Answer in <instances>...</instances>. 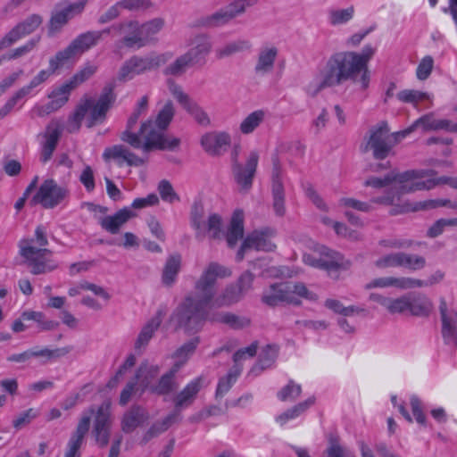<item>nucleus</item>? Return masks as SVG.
I'll use <instances>...</instances> for the list:
<instances>
[{"label":"nucleus","mask_w":457,"mask_h":457,"mask_svg":"<svg viewBox=\"0 0 457 457\" xmlns=\"http://www.w3.org/2000/svg\"><path fill=\"white\" fill-rule=\"evenodd\" d=\"M339 206L346 210L353 209L359 212H369L372 210L371 205L367 202H361L352 197H342L339 200Z\"/></svg>","instance_id":"0e129e2a"},{"label":"nucleus","mask_w":457,"mask_h":457,"mask_svg":"<svg viewBox=\"0 0 457 457\" xmlns=\"http://www.w3.org/2000/svg\"><path fill=\"white\" fill-rule=\"evenodd\" d=\"M200 339L198 337L192 338L188 342L181 345L174 353V357L179 359L178 361H183V365L187 362L188 358L194 353L196 349Z\"/></svg>","instance_id":"052dcab7"},{"label":"nucleus","mask_w":457,"mask_h":457,"mask_svg":"<svg viewBox=\"0 0 457 457\" xmlns=\"http://www.w3.org/2000/svg\"><path fill=\"white\" fill-rule=\"evenodd\" d=\"M302 393V387L299 384H296L294 380H289L287 386L282 387L278 392V398L282 402L296 400Z\"/></svg>","instance_id":"4d7b16f0"},{"label":"nucleus","mask_w":457,"mask_h":457,"mask_svg":"<svg viewBox=\"0 0 457 457\" xmlns=\"http://www.w3.org/2000/svg\"><path fill=\"white\" fill-rule=\"evenodd\" d=\"M265 112L257 110L248 114L240 123L239 130L243 135L252 134L264 120Z\"/></svg>","instance_id":"a18cd8bd"},{"label":"nucleus","mask_w":457,"mask_h":457,"mask_svg":"<svg viewBox=\"0 0 457 457\" xmlns=\"http://www.w3.org/2000/svg\"><path fill=\"white\" fill-rule=\"evenodd\" d=\"M48 240L43 226H37L35 230V239H23L20 242V254L31 268L34 275L51 272L57 264L49 258L52 252L46 248Z\"/></svg>","instance_id":"6e6552de"},{"label":"nucleus","mask_w":457,"mask_h":457,"mask_svg":"<svg viewBox=\"0 0 457 457\" xmlns=\"http://www.w3.org/2000/svg\"><path fill=\"white\" fill-rule=\"evenodd\" d=\"M427 285L426 282L411 278H395V277H381L377 278L370 281L364 286L367 290L372 288H386V287H396L400 289H409L414 287H421Z\"/></svg>","instance_id":"cd10ccee"},{"label":"nucleus","mask_w":457,"mask_h":457,"mask_svg":"<svg viewBox=\"0 0 457 457\" xmlns=\"http://www.w3.org/2000/svg\"><path fill=\"white\" fill-rule=\"evenodd\" d=\"M244 295L243 292L236 286H230L226 288L224 293L213 298V303L212 304V309L218 308L223 305H229L233 303H236L240 300L241 296Z\"/></svg>","instance_id":"09e8293b"},{"label":"nucleus","mask_w":457,"mask_h":457,"mask_svg":"<svg viewBox=\"0 0 457 457\" xmlns=\"http://www.w3.org/2000/svg\"><path fill=\"white\" fill-rule=\"evenodd\" d=\"M148 418V413L143 407L133 405L121 418V430L126 434L132 433L136 428L142 426Z\"/></svg>","instance_id":"c756f323"},{"label":"nucleus","mask_w":457,"mask_h":457,"mask_svg":"<svg viewBox=\"0 0 457 457\" xmlns=\"http://www.w3.org/2000/svg\"><path fill=\"white\" fill-rule=\"evenodd\" d=\"M41 37L40 36L34 37L30 38L29 41H27L24 45L14 48L8 55V60H14L18 59L21 56H24L33 51L40 42Z\"/></svg>","instance_id":"bf43d9fd"},{"label":"nucleus","mask_w":457,"mask_h":457,"mask_svg":"<svg viewBox=\"0 0 457 457\" xmlns=\"http://www.w3.org/2000/svg\"><path fill=\"white\" fill-rule=\"evenodd\" d=\"M244 235V212L242 210H236L233 212L230 226L228 228L226 238L228 245L230 247L236 245L237 241L243 237Z\"/></svg>","instance_id":"e433bc0d"},{"label":"nucleus","mask_w":457,"mask_h":457,"mask_svg":"<svg viewBox=\"0 0 457 457\" xmlns=\"http://www.w3.org/2000/svg\"><path fill=\"white\" fill-rule=\"evenodd\" d=\"M442 321V337L445 344L457 346V312L447 308L445 300L439 305Z\"/></svg>","instance_id":"393cba45"},{"label":"nucleus","mask_w":457,"mask_h":457,"mask_svg":"<svg viewBox=\"0 0 457 457\" xmlns=\"http://www.w3.org/2000/svg\"><path fill=\"white\" fill-rule=\"evenodd\" d=\"M181 257L179 254L171 255L168 258L163 272L162 282L170 286L176 279V277L180 270Z\"/></svg>","instance_id":"49530a36"},{"label":"nucleus","mask_w":457,"mask_h":457,"mask_svg":"<svg viewBox=\"0 0 457 457\" xmlns=\"http://www.w3.org/2000/svg\"><path fill=\"white\" fill-rule=\"evenodd\" d=\"M237 16L238 14L230 3L212 14L201 18L197 21V25L204 28H217L228 23Z\"/></svg>","instance_id":"2f4dec72"},{"label":"nucleus","mask_w":457,"mask_h":457,"mask_svg":"<svg viewBox=\"0 0 457 457\" xmlns=\"http://www.w3.org/2000/svg\"><path fill=\"white\" fill-rule=\"evenodd\" d=\"M192 66H194L193 62L185 53L178 56L172 62L167 65L163 69L162 73L165 76L180 77Z\"/></svg>","instance_id":"79ce46f5"},{"label":"nucleus","mask_w":457,"mask_h":457,"mask_svg":"<svg viewBox=\"0 0 457 457\" xmlns=\"http://www.w3.org/2000/svg\"><path fill=\"white\" fill-rule=\"evenodd\" d=\"M183 366V361H175L173 366L161 376L157 383L149 387L152 394L168 395L174 393L179 387L177 374Z\"/></svg>","instance_id":"bb28decb"},{"label":"nucleus","mask_w":457,"mask_h":457,"mask_svg":"<svg viewBox=\"0 0 457 457\" xmlns=\"http://www.w3.org/2000/svg\"><path fill=\"white\" fill-rule=\"evenodd\" d=\"M278 353V348L277 345H267L262 349L258 361L251 369L250 373L259 375L262 370L270 368L277 359Z\"/></svg>","instance_id":"f704fd0d"},{"label":"nucleus","mask_w":457,"mask_h":457,"mask_svg":"<svg viewBox=\"0 0 457 457\" xmlns=\"http://www.w3.org/2000/svg\"><path fill=\"white\" fill-rule=\"evenodd\" d=\"M315 403V397L311 396L303 402H301L276 418L278 423L285 425L288 420H294L307 411Z\"/></svg>","instance_id":"a19ab883"},{"label":"nucleus","mask_w":457,"mask_h":457,"mask_svg":"<svg viewBox=\"0 0 457 457\" xmlns=\"http://www.w3.org/2000/svg\"><path fill=\"white\" fill-rule=\"evenodd\" d=\"M273 208L277 215L283 216L286 212L284 187L278 174L274 173L272 179Z\"/></svg>","instance_id":"37998d69"},{"label":"nucleus","mask_w":457,"mask_h":457,"mask_svg":"<svg viewBox=\"0 0 457 457\" xmlns=\"http://www.w3.org/2000/svg\"><path fill=\"white\" fill-rule=\"evenodd\" d=\"M103 158L104 161L114 160L120 167L124 164L130 167H140L147 162V158L137 155L124 145L106 147L103 153Z\"/></svg>","instance_id":"4be33fe9"},{"label":"nucleus","mask_w":457,"mask_h":457,"mask_svg":"<svg viewBox=\"0 0 457 457\" xmlns=\"http://www.w3.org/2000/svg\"><path fill=\"white\" fill-rule=\"evenodd\" d=\"M212 44L207 35L195 37L194 46L186 52L194 65L205 63L207 55L210 54Z\"/></svg>","instance_id":"473e14b6"},{"label":"nucleus","mask_w":457,"mask_h":457,"mask_svg":"<svg viewBox=\"0 0 457 457\" xmlns=\"http://www.w3.org/2000/svg\"><path fill=\"white\" fill-rule=\"evenodd\" d=\"M175 110L171 101H167L159 111L155 120H147L140 126V134L145 138L144 153L153 150L174 149L179 146V138L168 139L164 131L174 117Z\"/></svg>","instance_id":"423d86ee"},{"label":"nucleus","mask_w":457,"mask_h":457,"mask_svg":"<svg viewBox=\"0 0 457 457\" xmlns=\"http://www.w3.org/2000/svg\"><path fill=\"white\" fill-rule=\"evenodd\" d=\"M167 85L170 93L179 103L182 107L194 118V120L202 126L210 125V119L204 110L193 101L182 87L174 80L168 79Z\"/></svg>","instance_id":"a211bd4d"},{"label":"nucleus","mask_w":457,"mask_h":457,"mask_svg":"<svg viewBox=\"0 0 457 457\" xmlns=\"http://www.w3.org/2000/svg\"><path fill=\"white\" fill-rule=\"evenodd\" d=\"M426 96V93L413 89H405L396 95L400 102L412 104H417L420 101L424 100Z\"/></svg>","instance_id":"338daca9"},{"label":"nucleus","mask_w":457,"mask_h":457,"mask_svg":"<svg viewBox=\"0 0 457 457\" xmlns=\"http://www.w3.org/2000/svg\"><path fill=\"white\" fill-rule=\"evenodd\" d=\"M274 236L275 230L272 228L253 231L244 240L237 253V260L238 262L242 261L245 251L251 249L264 252L273 251L276 247L275 244L272 242Z\"/></svg>","instance_id":"f3484780"},{"label":"nucleus","mask_w":457,"mask_h":457,"mask_svg":"<svg viewBox=\"0 0 457 457\" xmlns=\"http://www.w3.org/2000/svg\"><path fill=\"white\" fill-rule=\"evenodd\" d=\"M252 47V44L246 39H237L227 43L226 45L218 47L215 50V55L217 59H224L232 56L237 53L249 51Z\"/></svg>","instance_id":"4c0bfd02"},{"label":"nucleus","mask_w":457,"mask_h":457,"mask_svg":"<svg viewBox=\"0 0 457 457\" xmlns=\"http://www.w3.org/2000/svg\"><path fill=\"white\" fill-rule=\"evenodd\" d=\"M31 350V356L35 358H44L46 362L48 360H51L53 358H59L61 356H64L70 352L69 348H57V349H48V348H43V349H30Z\"/></svg>","instance_id":"e2e57ef3"},{"label":"nucleus","mask_w":457,"mask_h":457,"mask_svg":"<svg viewBox=\"0 0 457 457\" xmlns=\"http://www.w3.org/2000/svg\"><path fill=\"white\" fill-rule=\"evenodd\" d=\"M121 10L131 12H145L153 6L150 0H120Z\"/></svg>","instance_id":"680f3d73"},{"label":"nucleus","mask_w":457,"mask_h":457,"mask_svg":"<svg viewBox=\"0 0 457 457\" xmlns=\"http://www.w3.org/2000/svg\"><path fill=\"white\" fill-rule=\"evenodd\" d=\"M230 275L227 267L217 262L209 263L195 283V295L187 296L173 312L170 321L176 324V328H183L188 334L199 331L204 321L211 319L217 278Z\"/></svg>","instance_id":"f257e3e1"},{"label":"nucleus","mask_w":457,"mask_h":457,"mask_svg":"<svg viewBox=\"0 0 457 457\" xmlns=\"http://www.w3.org/2000/svg\"><path fill=\"white\" fill-rule=\"evenodd\" d=\"M409 312L413 316H428L432 310L431 302L425 296L409 297Z\"/></svg>","instance_id":"de8ad7c7"},{"label":"nucleus","mask_w":457,"mask_h":457,"mask_svg":"<svg viewBox=\"0 0 457 457\" xmlns=\"http://www.w3.org/2000/svg\"><path fill=\"white\" fill-rule=\"evenodd\" d=\"M172 58V52L152 54L147 56L133 55L120 67L118 79L120 81L131 80L137 75L167 64Z\"/></svg>","instance_id":"9b49d317"},{"label":"nucleus","mask_w":457,"mask_h":457,"mask_svg":"<svg viewBox=\"0 0 457 457\" xmlns=\"http://www.w3.org/2000/svg\"><path fill=\"white\" fill-rule=\"evenodd\" d=\"M97 71V66L90 62H87L69 80H67L75 89L79 85L82 84L91 78Z\"/></svg>","instance_id":"5fc2aeb1"},{"label":"nucleus","mask_w":457,"mask_h":457,"mask_svg":"<svg viewBox=\"0 0 457 457\" xmlns=\"http://www.w3.org/2000/svg\"><path fill=\"white\" fill-rule=\"evenodd\" d=\"M157 190L162 200L166 203L173 204L175 202H179L180 200L171 183L167 179H162L159 182Z\"/></svg>","instance_id":"13d9d810"},{"label":"nucleus","mask_w":457,"mask_h":457,"mask_svg":"<svg viewBox=\"0 0 457 457\" xmlns=\"http://www.w3.org/2000/svg\"><path fill=\"white\" fill-rule=\"evenodd\" d=\"M178 421L177 413L168 414L162 421L154 423L148 430L144 434L141 443L145 445L150 440L157 437L162 433L165 432L173 423Z\"/></svg>","instance_id":"58836bf2"},{"label":"nucleus","mask_w":457,"mask_h":457,"mask_svg":"<svg viewBox=\"0 0 457 457\" xmlns=\"http://www.w3.org/2000/svg\"><path fill=\"white\" fill-rule=\"evenodd\" d=\"M431 171L428 170H411L402 173L392 171L381 178H370L365 181V186L380 188L394 184L390 191L386 195L373 198L372 203L381 204H393L399 199L400 194H406L418 191V189H411L414 185L419 182V179L427 177Z\"/></svg>","instance_id":"0eeeda50"},{"label":"nucleus","mask_w":457,"mask_h":457,"mask_svg":"<svg viewBox=\"0 0 457 457\" xmlns=\"http://www.w3.org/2000/svg\"><path fill=\"white\" fill-rule=\"evenodd\" d=\"M221 217L217 213H212L209 215L207 220H204L203 228L197 229V234H208L212 238H219L221 235Z\"/></svg>","instance_id":"c03bdc74"},{"label":"nucleus","mask_w":457,"mask_h":457,"mask_svg":"<svg viewBox=\"0 0 457 457\" xmlns=\"http://www.w3.org/2000/svg\"><path fill=\"white\" fill-rule=\"evenodd\" d=\"M160 367L157 364H150L147 361L142 362L136 374V381H137L142 392L149 390L153 386L152 380L159 374Z\"/></svg>","instance_id":"72a5a7b5"},{"label":"nucleus","mask_w":457,"mask_h":457,"mask_svg":"<svg viewBox=\"0 0 457 457\" xmlns=\"http://www.w3.org/2000/svg\"><path fill=\"white\" fill-rule=\"evenodd\" d=\"M446 184L452 188L457 189V178L442 176L436 179H428L427 180H419L411 189L420 190H429L436 187L438 185Z\"/></svg>","instance_id":"8fccbe9b"},{"label":"nucleus","mask_w":457,"mask_h":457,"mask_svg":"<svg viewBox=\"0 0 457 457\" xmlns=\"http://www.w3.org/2000/svg\"><path fill=\"white\" fill-rule=\"evenodd\" d=\"M356 57L355 52L352 51L332 54L317 77L305 86L306 94L315 96L324 88L339 86L346 80L358 81L357 76L362 75V69Z\"/></svg>","instance_id":"7ed1b4c3"},{"label":"nucleus","mask_w":457,"mask_h":457,"mask_svg":"<svg viewBox=\"0 0 457 457\" xmlns=\"http://www.w3.org/2000/svg\"><path fill=\"white\" fill-rule=\"evenodd\" d=\"M212 320L228 324L233 328H243L250 323L246 317H240L229 312L219 313L216 318H212Z\"/></svg>","instance_id":"6e6d98bb"},{"label":"nucleus","mask_w":457,"mask_h":457,"mask_svg":"<svg viewBox=\"0 0 457 457\" xmlns=\"http://www.w3.org/2000/svg\"><path fill=\"white\" fill-rule=\"evenodd\" d=\"M278 56V48L274 45H264L258 50L254 64V73L264 77L271 73Z\"/></svg>","instance_id":"a878e982"},{"label":"nucleus","mask_w":457,"mask_h":457,"mask_svg":"<svg viewBox=\"0 0 457 457\" xmlns=\"http://www.w3.org/2000/svg\"><path fill=\"white\" fill-rule=\"evenodd\" d=\"M68 194V189L59 186L54 179H46L31 198L30 204H40L46 209H53L61 204Z\"/></svg>","instance_id":"ddd939ff"},{"label":"nucleus","mask_w":457,"mask_h":457,"mask_svg":"<svg viewBox=\"0 0 457 457\" xmlns=\"http://www.w3.org/2000/svg\"><path fill=\"white\" fill-rule=\"evenodd\" d=\"M205 386V378L199 376L189 381L181 391H179L173 398L174 411L171 413L178 414L181 411L190 407L195 401L198 393Z\"/></svg>","instance_id":"412c9836"},{"label":"nucleus","mask_w":457,"mask_h":457,"mask_svg":"<svg viewBox=\"0 0 457 457\" xmlns=\"http://www.w3.org/2000/svg\"><path fill=\"white\" fill-rule=\"evenodd\" d=\"M354 15V7L349 6L345 9H332L328 11V21L332 26L345 24L350 21Z\"/></svg>","instance_id":"603ef678"},{"label":"nucleus","mask_w":457,"mask_h":457,"mask_svg":"<svg viewBox=\"0 0 457 457\" xmlns=\"http://www.w3.org/2000/svg\"><path fill=\"white\" fill-rule=\"evenodd\" d=\"M42 22V16L35 13L19 22L0 40V51L11 46L26 36L32 34L39 28Z\"/></svg>","instance_id":"aec40b11"},{"label":"nucleus","mask_w":457,"mask_h":457,"mask_svg":"<svg viewBox=\"0 0 457 457\" xmlns=\"http://www.w3.org/2000/svg\"><path fill=\"white\" fill-rule=\"evenodd\" d=\"M300 298L316 301L317 295L302 282H281L270 285V288L263 293L262 300L271 307L282 303L297 306L302 303Z\"/></svg>","instance_id":"1a4fd4ad"},{"label":"nucleus","mask_w":457,"mask_h":457,"mask_svg":"<svg viewBox=\"0 0 457 457\" xmlns=\"http://www.w3.org/2000/svg\"><path fill=\"white\" fill-rule=\"evenodd\" d=\"M374 54L375 48L370 45H366L361 53L355 52V55L357 56L355 60L362 69V75L359 79V83L362 90L367 89L370 84V76L368 70V62L372 58Z\"/></svg>","instance_id":"c9c22d12"},{"label":"nucleus","mask_w":457,"mask_h":457,"mask_svg":"<svg viewBox=\"0 0 457 457\" xmlns=\"http://www.w3.org/2000/svg\"><path fill=\"white\" fill-rule=\"evenodd\" d=\"M417 128H421L423 130H439L445 129L448 131H457V125H453L448 120H436L435 115L430 112L425 115H422L419 119H417L410 127L405 129L404 130L398 131L395 136L405 137L411 132H413Z\"/></svg>","instance_id":"b1692460"},{"label":"nucleus","mask_w":457,"mask_h":457,"mask_svg":"<svg viewBox=\"0 0 457 457\" xmlns=\"http://www.w3.org/2000/svg\"><path fill=\"white\" fill-rule=\"evenodd\" d=\"M147 106L148 97L144 96L137 102L135 110L128 119L125 130L122 131L120 136L121 141L135 149H141L143 152L145 138L140 134V129L137 131H135V126L142 113L147 110Z\"/></svg>","instance_id":"2eb2a0df"},{"label":"nucleus","mask_w":457,"mask_h":457,"mask_svg":"<svg viewBox=\"0 0 457 457\" xmlns=\"http://www.w3.org/2000/svg\"><path fill=\"white\" fill-rule=\"evenodd\" d=\"M72 90L74 88L68 81L54 87L47 96L50 101L46 104H36L31 109V114L45 117L57 112L68 103Z\"/></svg>","instance_id":"dca6fc26"},{"label":"nucleus","mask_w":457,"mask_h":457,"mask_svg":"<svg viewBox=\"0 0 457 457\" xmlns=\"http://www.w3.org/2000/svg\"><path fill=\"white\" fill-rule=\"evenodd\" d=\"M70 19L67 17L62 9L55 11L52 13L51 19L49 21V29L48 33L50 36L54 35L56 31H58L62 26H64Z\"/></svg>","instance_id":"69168bd1"},{"label":"nucleus","mask_w":457,"mask_h":457,"mask_svg":"<svg viewBox=\"0 0 457 457\" xmlns=\"http://www.w3.org/2000/svg\"><path fill=\"white\" fill-rule=\"evenodd\" d=\"M426 259L418 254L400 252V267L410 270H419L425 267Z\"/></svg>","instance_id":"864d4df0"},{"label":"nucleus","mask_w":457,"mask_h":457,"mask_svg":"<svg viewBox=\"0 0 457 457\" xmlns=\"http://www.w3.org/2000/svg\"><path fill=\"white\" fill-rule=\"evenodd\" d=\"M237 153H235V164L233 171L237 183L243 189H249L253 184V179L254 177L256 168L259 162V154L257 151H252L249 153L245 166L237 163Z\"/></svg>","instance_id":"5701e85b"},{"label":"nucleus","mask_w":457,"mask_h":457,"mask_svg":"<svg viewBox=\"0 0 457 457\" xmlns=\"http://www.w3.org/2000/svg\"><path fill=\"white\" fill-rule=\"evenodd\" d=\"M164 315L165 312L162 309H159L156 313L143 326L135 342L136 350L145 348L148 345L149 341L161 326Z\"/></svg>","instance_id":"7c9ffc66"},{"label":"nucleus","mask_w":457,"mask_h":457,"mask_svg":"<svg viewBox=\"0 0 457 457\" xmlns=\"http://www.w3.org/2000/svg\"><path fill=\"white\" fill-rule=\"evenodd\" d=\"M60 67L53 68L51 66V59L49 60V68L47 70H41L31 80L30 82L20 88L26 96H29L32 94V91L45 83L50 76L59 69Z\"/></svg>","instance_id":"3c124183"},{"label":"nucleus","mask_w":457,"mask_h":457,"mask_svg":"<svg viewBox=\"0 0 457 457\" xmlns=\"http://www.w3.org/2000/svg\"><path fill=\"white\" fill-rule=\"evenodd\" d=\"M378 269L400 267V252L386 254L374 262Z\"/></svg>","instance_id":"774afa93"},{"label":"nucleus","mask_w":457,"mask_h":457,"mask_svg":"<svg viewBox=\"0 0 457 457\" xmlns=\"http://www.w3.org/2000/svg\"><path fill=\"white\" fill-rule=\"evenodd\" d=\"M232 144V137L228 131L213 130L204 133L200 139L204 151L211 156L224 155Z\"/></svg>","instance_id":"6ab92c4d"},{"label":"nucleus","mask_w":457,"mask_h":457,"mask_svg":"<svg viewBox=\"0 0 457 457\" xmlns=\"http://www.w3.org/2000/svg\"><path fill=\"white\" fill-rule=\"evenodd\" d=\"M320 253L319 258L311 254H304L303 262L310 266L325 270L329 274L338 270H347L351 266V262L345 261L339 253L326 246L320 247Z\"/></svg>","instance_id":"4468645a"},{"label":"nucleus","mask_w":457,"mask_h":457,"mask_svg":"<svg viewBox=\"0 0 457 457\" xmlns=\"http://www.w3.org/2000/svg\"><path fill=\"white\" fill-rule=\"evenodd\" d=\"M95 414L93 420L92 436L99 447H105L110 441L111 428L112 425L111 414V403L104 402L96 409L94 406L85 411L71 434L64 453V457H80L79 449L83 445L86 435L90 427L91 415Z\"/></svg>","instance_id":"f03ea898"},{"label":"nucleus","mask_w":457,"mask_h":457,"mask_svg":"<svg viewBox=\"0 0 457 457\" xmlns=\"http://www.w3.org/2000/svg\"><path fill=\"white\" fill-rule=\"evenodd\" d=\"M115 98L113 87L111 85L104 87L96 101L92 97H84L68 118L66 130L70 133L77 132L87 115V126L88 128L102 122L105 119L106 112L114 103Z\"/></svg>","instance_id":"39448f33"},{"label":"nucleus","mask_w":457,"mask_h":457,"mask_svg":"<svg viewBox=\"0 0 457 457\" xmlns=\"http://www.w3.org/2000/svg\"><path fill=\"white\" fill-rule=\"evenodd\" d=\"M165 21L162 18H154L143 23L136 20L126 21L112 25V29L120 34H125L115 42L116 50L124 47L129 49H140L157 41V35L164 28Z\"/></svg>","instance_id":"20e7f679"},{"label":"nucleus","mask_w":457,"mask_h":457,"mask_svg":"<svg viewBox=\"0 0 457 457\" xmlns=\"http://www.w3.org/2000/svg\"><path fill=\"white\" fill-rule=\"evenodd\" d=\"M112 26L102 30H87L78 35L71 44L51 58V66L53 68L62 67L71 59L81 55L91 48L95 47L101 41L104 34L110 33Z\"/></svg>","instance_id":"9d476101"},{"label":"nucleus","mask_w":457,"mask_h":457,"mask_svg":"<svg viewBox=\"0 0 457 457\" xmlns=\"http://www.w3.org/2000/svg\"><path fill=\"white\" fill-rule=\"evenodd\" d=\"M438 207H449L451 209H457V201L452 202L449 199H428L414 204V205L406 204L403 207L400 212L409 211L430 210Z\"/></svg>","instance_id":"ea45409f"},{"label":"nucleus","mask_w":457,"mask_h":457,"mask_svg":"<svg viewBox=\"0 0 457 457\" xmlns=\"http://www.w3.org/2000/svg\"><path fill=\"white\" fill-rule=\"evenodd\" d=\"M137 213L129 207H123L112 215H106L99 219V225L106 232L115 235Z\"/></svg>","instance_id":"c85d7f7f"},{"label":"nucleus","mask_w":457,"mask_h":457,"mask_svg":"<svg viewBox=\"0 0 457 457\" xmlns=\"http://www.w3.org/2000/svg\"><path fill=\"white\" fill-rule=\"evenodd\" d=\"M397 132L389 133V128L386 121H381L369 130L366 137L364 152L371 151L373 157L378 160L386 159L393 147L403 137H396Z\"/></svg>","instance_id":"f8f14e48"}]
</instances>
